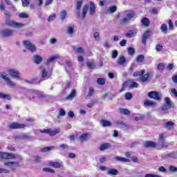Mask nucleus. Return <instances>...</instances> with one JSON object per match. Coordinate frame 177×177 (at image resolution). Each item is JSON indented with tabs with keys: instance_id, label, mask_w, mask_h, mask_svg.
I'll use <instances>...</instances> for the list:
<instances>
[{
	"instance_id": "nucleus-6",
	"label": "nucleus",
	"mask_w": 177,
	"mask_h": 177,
	"mask_svg": "<svg viewBox=\"0 0 177 177\" xmlns=\"http://www.w3.org/2000/svg\"><path fill=\"white\" fill-rule=\"evenodd\" d=\"M2 38H9L15 35V30L9 28L3 29L0 32Z\"/></svg>"
},
{
	"instance_id": "nucleus-62",
	"label": "nucleus",
	"mask_w": 177,
	"mask_h": 177,
	"mask_svg": "<svg viewBox=\"0 0 177 177\" xmlns=\"http://www.w3.org/2000/svg\"><path fill=\"white\" fill-rule=\"evenodd\" d=\"M169 30H174V23L171 19L169 20Z\"/></svg>"
},
{
	"instance_id": "nucleus-55",
	"label": "nucleus",
	"mask_w": 177,
	"mask_h": 177,
	"mask_svg": "<svg viewBox=\"0 0 177 177\" xmlns=\"http://www.w3.org/2000/svg\"><path fill=\"white\" fill-rule=\"evenodd\" d=\"M68 34H70V35L74 34V28L71 26H68L67 29Z\"/></svg>"
},
{
	"instance_id": "nucleus-31",
	"label": "nucleus",
	"mask_w": 177,
	"mask_h": 177,
	"mask_svg": "<svg viewBox=\"0 0 177 177\" xmlns=\"http://www.w3.org/2000/svg\"><path fill=\"white\" fill-rule=\"evenodd\" d=\"M120 114H124V115H129L131 114V111L128 109H120Z\"/></svg>"
},
{
	"instance_id": "nucleus-24",
	"label": "nucleus",
	"mask_w": 177,
	"mask_h": 177,
	"mask_svg": "<svg viewBox=\"0 0 177 177\" xmlns=\"http://www.w3.org/2000/svg\"><path fill=\"white\" fill-rule=\"evenodd\" d=\"M144 105L147 106H150V107H153L154 106H156V102H153V101H150L149 100H147L145 102H144Z\"/></svg>"
},
{
	"instance_id": "nucleus-40",
	"label": "nucleus",
	"mask_w": 177,
	"mask_h": 177,
	"mask_svg": "<svg viewBox=\"0 0 177 177\" xmlns=\"http://www.w3.org/2000/svg\"><path fill=\"white\" fill-rule=\"evenodd\" d=\"M66 115V111L64 109H59V113L57 116V118H60V117H64Z\"/></svg>"
},
{
	"instance_id": "nucleus-60",
	"label": "nucleus",
	"mask_w": 177,
	"mask_h": 177,
	"mask_svg": "<svg viewBox=\"0 0 177 177\" xmlns=\"http://www.w3.org/2000/svg\"><path fill=\"white\" fill-rule=\"evenodd\" d=\"M175 66L174 64H169L166 67L167 70H169V71H171V70H174Z\"/></svg>"
},
{
	"instance_id": "nucleus-4",
	"label": "nucleus",
	"mask_w": 177,
	"mask_h": 177,
	"mask_svg": "<svg viewBox=\"0 0 177 177\" xmlns=\"http://www.w3.org/2000/svg\"><path fill=\"white\" fill-rule=\"evenodd\" d=\"M6 26H8V27H13L14 28H23L26 24L23 23H18L15 21L7 19L6 21Z\"/></svg>"
},
{
	"instance_id": "nucleus-26",
	"label": "nucleus",
	"mask_w": 177,
	"mask_h": 177,
	"mask_svg": "<svg viewBox=\"0 0 177 177\" xmlns=\"http://www.w3.org/2000/svg\"><path fill=\"white\" fill-rule=\"evenodd\" d=\"M107 174L108 175H118V170H117L116 169H109L107 171Z\"/></svg>"
},
{
	"instance_id": "nucleus-41",
	"label": "nucleus",
	"mask_w": 177,
	"mask_h": 177,
	"mask_svg": "<svg viewBox=\"0 0 177 177\" xmlns=\"http://www.w3.org/2000/svg\"><path fill=\"white\" fill-rule=\"evenodd\" d=\"M55 147H45L40 150L42 153H46L47 151H50L51 149H54Z\"/></svg>"
},
{
	"instance_id": "nucleus-25",
	"label": "nucleus",
	"mask_w": 177,
	"mask_h": 177,
	"mask_svg": "<svg viewBox=\"0 0 177 177\" xmlns=\"http://www.w3.org/2000/svg\"><path fill=\"white\" fill-rule=\"evenodd\" d=\"M160 30L161 32H163V34H167L168 32V26L166 24H163L160 26Z\"/></svg>"
},
{
	"instance_id": "nucleus-46",
	"label": "nucleus",
	"mask_w": 177,
	"mask_h": 177,
	"mask_svg": "<svg viewBox=\"0 0 177 177\" xmlns=\"http://www.w3.org/2000/svg\"><path fill=\"white\" fill-rule=\"evenodd\" d=\"M97 84H99V85H104V84H106V80L102 77H100L97 80Z\"/></svg>"
},
{
	"instance_id": "nucleus-47",
	"label": "nucleus",
	"mask_w": 177,
	"mask_h": 177,
	"mask_svg": "<svg viewBox=\"0 0 177 177\" xmlns=\"http://www.w3.org/2000/svg\"><path fill=\"white\" fill-rule=\"evenodd\" d=\"M43 171L44 172H49L50 174H55V170H53V169H50L49 167L43 168Z\"/></svg>"
},
{
	"instance_id": "nucleus-12",
	"label": "nucleus",
	"mask_w": 177,
	"mask_h": 177,
	"mask_svg": "<svg viewBox=\"0 0 177 177\" xmlns=\"http://www.w3.org/2000/svg\"><path fill=\"white\" fill-rule=\"evenodd\" d=\"M151 35H153V32L150 30H148L144 32L142 39V43L143 44V45H146L147 39H149V38H150Z\"/></svg>"
},
{
	"instance_id": "nucleus-42",
	"label": "nucleus",
	"mask_w": 177,
	"mask_h": 177,
	"mask_svg": "<svg viewBox=\"0 0 177 177\" xmlns=\"http://www.w3.org/2000/svg\"><path fill=\"white\" fill-rule=\"evenodd\" d=\"M118 124L121 126V128H123V129H128V126L127 124L123 122L122 121H118Z\"/></svg>"
},
{
	"instance_id": "nucleus-21",
	"label": "nucleus",
	"mask_w": 177,
	"mask_h": 177,
	"mask_svg": "<svg viewBox=\"0 0 177 177\" xmlns=\"http://www.w3.org/2000/svg\"><path fill=\"white\" fill-rule=\"evenodd\" d=\"M141 23L145 27H149V26H150V20L147 17L142 18Z\"/></svg>"
},
{
	"instance_id": "nucleus-39",
	"label": "nucleus",
	"mask_w": 177,
	"mask_h": 177,
	"mask_svg": "<svg viewBox=\"0 0 177 177\" xmlns=\"http://www.w3.org/2000/svg\"><path fill=\"white\" fill-rule=\"evenodd\" d=\"M56 16H57L56 13H53V15H50L47 19L48 21L50 22V21H55V19H56Z\"/></svg>"
},
{
	"instance_id": "nucleus-43",
	"label": "nucleus",
	"mask_w": 177,
	"mask_h": 177,
	"mask_svg": "<svg viewBox=\"0 0 177 177\" xmlns=\"http://www.w3.org/2000/svg\"><path fill=\"white\" fill-rule=\"evenodd\" d=\"M93 93H95V89L93 88V87H90L87 97H91V96H93Z\"/></svg>"
},
{
	"instance_id": "nucleus-33",
	"label": "nucleus",
	"mask_w": 177,
	"mask_h": 177,
	"mask_svg": "<svg viewBox=\"0 0 177 177\" xmlns=\"http://www.w3.org/2000/svg\"><path fill=\"white\" fill-rule=\"evenodd\" d=\"M107 12L108 13H114V12H117V6L109 7V9H107Z\"/></svg>"
},
{
	"instance_id": "nucleus-9",
	"label": "nucleus",
	"mask_w": 177,
	"mask_h": 177,
	"mask_svg": "<svg viewBox=\"0 0 177 177\" xmlns=\"http://www.w3.org/2000/svg\"><path fill=\"white\" fill-rule=\"evenodd\" d=\"M28 96H29V99H30V100H31V97H32V99H34V97H35V96H37V97L38 99H44L45 97H46V96L45 95H44L43 93H37L34 91H29L28 93Z\"/></svg>"
},
{
	"instance_id": "nucleus-51",
	"label": "nucleus",
	"mask_w": 177,
	"mask_h": 177,
	"mask_svg": "<svg viewBox=\"0 0 177 177\" xmlns=\"http://www.w3.org/2000/svg\"><path fill=\"white\" fill-rule=\"evenodd\" d=\"M164 68H165L164 64L160 63L158 64V70H159V71H164Z\"/></svg>"
},
{
	"instance_id": "nucleus-28",
	"label": "nucleus",
	"mask_w": 177,
	"mask_h": 177,
	"mask_svg": "<svg viewBox=\"0 0 177 177\" xmlns=\"http://www.w3.org/2000/svg\"><path fill=\"white\" fill-rule=\"evenodd\" d=\"M114 160L115 161H121V162H128L129 161V159L125 158H121L120 156H115Z\"/></svg>"
},
{
	"instance_id": "nucleus-53",
	"label": "nucleus",
	"mask_w": 177,
	"mask_h": 177,
	"mask_svg": "<svg viewBox=\"0 0 177 177\" xmlns=\"http://www.w3.org/2000/svg\"><path fill=\"white\" fill-rule=\"evenodd\" d=\"M171 106H168V105H165L164 104L162 107H161V113H162V111H167L168 110H169V109H171Z\"/></svg>"
},
{
	"instance_id": "nucleus-36",
	"label": "nucleus",
	"mask_w": 177,
	"mask_h": 177,
	"mask_svg": "<svg viewBox=\"0 0 177 177\" xmlns=\"http://www.w3.org/2000/svg\"><path fill=\"white\" fill-rule=\"evenodd\" d=\"M165 102V104L167 106V107H172V102H171V99H169V97H166Z\"/></svg>"
},
{
	"instance_id": "nucleus-44",
	"label": "nucleus",
	"mask_w": 177,
	"mask_h": 177,
	"mask_svg": "<svg viewBox=\"0 0 177 177\" xmlns=\"http://www.w3.org/2000/svg\"><path fill=\"white\" fill-rule=\"evenodd\" d=\"M136 34L135 32H133V30H129L128 32L126 33V37H127V38H132L133 37H135Z\"/></svg>"
},
{
	"instance_id": "nucleus-27",
	"label": "nucleus",
	"mask_w": 177,
	"mask_h": 177,
	"mask_svg": "<svg viewBox=\"0 0 177 177\" xmlns=\"http://www.w3.org/2000/svg\"><path fill=\"white\" fill-rule=\"evenodd\" d=\"M149 77H150V73H146L145 75H142L140 80L142 82H147L149 81Z\"/></svg>"
},
{
	"instance_id": "nucleus-52",
	"label": "nucleus",
	"mask_w": 177,
	"mask_h": 177,
	"mask_svg": "<svg viewBox=\"0 0 177 177\" xmlns=\"http://www.w3.org/2000/svg\"><path fill=\"white\" fill-rule=\"evenodd\" d=\"M67 17V12L66 10H63L61 12V20H64Z\"/></svg>"
},
{
	"instance_id": "nucleus-29",
	"label": "nucleus",
	"mask_w": 177,
	"mask_h": 177,
	"mask_svg": "<svg viewBox=\"0 0 177 177\" xmlns=\"http://www.w3.org/2000/svg\"><path fill=\"white\" fill-rule=\"evenodd\" d=\"M145 73L146 71L142 70L141 71H136L133 73V77H142V75H145Z\"/></svg>"
},
{
	"instance_id": "nucleus-35",
	"label": "nucleus",
	"mask_w": 177,
	"mask_h": 177,
	"mask_svg": "<svg viewBox=\"0 0 177 177\" xmlns=\"http://www.w3.org/2000/svg\"><path fill=\"white\" fill-rule=\"evenodd\" d=\"M21 1L22 2V6L24 8H27L31 2V0H21Z\"/></svg>"
},
{
	"instance_id": "nucleus-37",
	"label": "nucleus",
	"mask_w": 177,
	"mask_h": 177,
	"mask_svg": "<svg viewBox=\"0 0 177 177\" xmlns=\"http://www.w3.org/2000/svg\"><path fill=\"white\" fill-rule=\"evenodd\" d=\"M86 140H88V134L84 133L80 136V141L82 143H83V142H86Z\"/></svg>"
},
{
	"instance_id": "nucleus-32",
	"label": "nucleus",
	"mask_w": 177,
	"mask_h": 177,
	"mask_svg": "<svg viewBox=\"0 0 177 177\" xmlns=\"http://www.w3.org/2000/svg\"><path fill=\"white\" fill-rule=\"evenodd\" d=\"M0 97L1 99H7L8 100H10L12 99L10 95L5 94L3 93H0Z\"/></svg>"
},
{
	"instance_id": "nucleus-22",
	"label": "nucleus",
	"mask_w": 177,
	"mask_h": 177,
	"mask_svg": "<svg viewBox=\"0 0 177 177\" xmlns=\"http://www.w3.org/2000/svg\"><path fill=\"white\" fill-rule=\"evenodd\" d=\"M76 95H77V91L73 89V90H72L70 95L66 97V99L68 100H71L72 99H74V97H75Z\"/></svg>"
},
{
	"instance_id": "nucleus-30",
	"label": "nucleus",
	"mask_w": 177,
	"mask_h": 177,
	"mask_svg": "<svg viewBox=\"0 0 177 177\" xmlns=\"http://www.w3.org/2000/svg\"><path fill=\"white\" fill-rule=\"evenodd\" d=\"M101 124H102V126L104 127H111V122L110 121H108V120H102L101 121Z\"/></svg>"
},
{
	"instance_id": "nucleus-18",
	"label": "nucleus",
	"mask_w": 177,
	"mask_h": 177,
	"mask_svg": "<svg viewBox=\"0 0 177 177\" xmlns=\"http://www.w3.org/2000/svg\"><path fill=\"white\" fill-rule=\"evenodd\" d=\"M119 66H125L127 63V58L124 55H120L117 61Z\"/></svg>"
},
{
	"instance_id": "nucleus-63",
	"label": "nucleus",
	"mask_w": 177,
	"mask_h": 177,
	"mask_svg": "<svg viewBox=\"0 0 177 177\" xmlns=\"http://www.w3.org/2000/svg\"><path fill=\"white\" fill-rule=\"evenodd\" d=\"M100 33L97 32L94 33V38H95V41H100Z\"/></svg>"
},
{
	"instance_id": "nucleus-23",
	"label": "nucleus",
	"mask_w": 177,
	"mask_h": 177,
	"mask_svg": "<svg viewBox=\"0 0 177 177\" xmlns=\"http://www.w3.org/2000/svg\"><path fill=\"white\" fill-rule=\"evenodd\" d=\"M175 125V123L172 121H168L165 124V128L167 129H171L172 127Z\"/></svg>"
},
{
	"instance_id": "nucleus-34",
	"label": "nucleus",
	"mask_w": 177,
	"mask_h": 177,
	"mask_svg": "<svg viewBox=\"0 0 177 177\" xmlns=\"http://www.w3.org/2000/svg\"><path fill=\"white\" fill-rule=\"evenodd\" d=\"M144 60H145V55H139L136 57L137 63H142Z\"/></svg>"
},
{
	"instance_id": "nucleus-8",
	"label": "nucleus",
	"mask_w": 177,
	"mask_h": 177,
	"mask_svg": "<svg viewBox=\"0 0 177 177\" xmlns=\"http://www.w3.org/2000/svg\"><path fill=\"white\" fill-rule=\"evenodd\" d=\"M158 145L161 147V149L168 148L169 145L168 143L165 142V137H164V133H161L159 135Z\"/></svg>"
},
{
	"instance_id": "nucleus-14",
	"label": "nucleus",
	"mask_w": 177,
	"mask_h": 177,
	"mask_svg": "<svg viewBox=\"0 0 177 177\" xmlns=\"http://www.w3.org/2000/svg\"><path fill=\"white\" fill-rule=\"evenodd\" d=\"M24 127H25L24 124H21L16 122L10 123L8 125V127L10 128V129H21V128H24Z\"/></svg>"
},
{
	"instance_id": "nucleus-1",
	"label": "nucleus",
	"mask_w": 177,
	"mask_h": 177,
	"mask_svg": "<svg viewBox=\"0 0 177 177\" xmlns=\"http://www.w3.org/2000/svg\"><path fill=\"white\" fill-rule=\"evenodd\" d=\"M0 160H17L16 161L5 162L4 166L10 168L15 171L16 168L20 167V161L23 159L20 155H16L12 153L0 152Z\"/></svg>"
},
{
	"instance_id": "nucleus-61",
	"label": "nucleus",
	"mask_w": 177,
	"mask_h": 177,
	"mask_svg": "<svg viewBox=\"0 0 177 177\" xmlns=\"http://www.w3.org/2000/svg\"><path fill=\"white\" fill-rule=\"evenodd\" d=\"M169 171H170V172H177V167L171 165L169 167Z\"/></svg>"
},
{
	"instance_id": "nucleus-3",
	"label": "nucleus",
	"mask_w": 177,
	"mask_h": 177,
	"mask_svg": "<svg viewBox=\"0 0 177 177\" xmlns=\"http://www.w3.org/2000/svg\"><path fill=\"white\" fill-rule=\"evenodd\" d=\"M89 10V13L91 16H93L96 12V7L95 6V3L92 1L90 2V6L86 4L82 9V19H85L86 17V14L88 13V10Z\"/></svg>"
},
{
	"instance_id": "nucleus-16",
	"label": "nucleus",
	"mask_w": 177,
	"mask_h": 177,
	"mask_svg": "<svg viewBox=\"0 0 177 177\" xmlns=\"http://www.w3.org/2000/svg\"><path fill=\"white\" fill-rule=\"evenodd\" d=\"M49 167H53V168H62L63 167V162H49Z\"/></svg>"
},
{
	"instance_id": "nucleus-59",
	"label": "nucleus",
	"mask_w": 177,
	"mask_h": 177,
	"mask_svg": "<svg viewBox=\"0 0 177 177\" xmlns=\"http://www.w3.org/2000/svg\"><path fill=\"white\" fill-rule=\"evenodd\" d=\"M117 56H118V51L117 50L112 51V59H116Z\"/></svg>"
},
{
	"instance_id": "nucleus-45",
	"label": "nucleus",
	"mask_w": 177,
	"mask_h": 177,
	"mask_svg": "<svg viewBox=\"0 0 177 177\" xmlns=\"http://www.w3.org/2000/svg\"><path fill=\"white\" fill-rule=\"evenodd\" d=\"M165 157H169V158H176V152H171L165 155Z\"/></svg>"
},
{
	"instance_id": "nucleus-2",
	"label": "nucleus",
	"mask_w": 177,
	"mask_h": 177,
	"mask_svg": "<svg viewBox=\"0 0 177 177\" xmlns=\"http://www.w3.org/2000/svg\"><path fill=\"white\" fill-rule=\"evenodd\" d=\"M136 14L133 12V10H124L122 13V17L120 19V25L122 26H127V24H129V22L135 16Z\"/></svg>"
},
{
	"instance_id": "nucleus-54",
	"label": "nucleus",
	"mask_w": 177,
	"mask_h": 177,
	"mask_svg": "<svg viewBox=\"0 0 177 177\" xmlns=\"http://www.w3.org/2000/svg\"><path fill=\"white\" fill-rule=\"evenodd\" d=\"M139 86V84L136 83V82H132L129 86L130 88H138Z\"/></svg>"
},
{
	"instance_id": "nucleus-15",
	"label": "nucleus",
	"mask_w": 177,
	"mask_h": 177,
	"mask_svg": "<svg viewBox=\"0 0 177 177\" xmlns=\"http://www.w3.org/2000/svg\"><path fill=\"white\" fill-rule=\"evenodd\" d=\"M144 146L147 149H154L155 147H157V142L153 141H147L144 143Z\"/></svg>"
},
{
	"instance_id": "nucleus-17",
	"label": "nucleus",
	"mask_w": 177,
	"mask_h": 177,
	"mask_svg": "<svg viewBox=\"0 0 177 177\" xmlns=\"http://www.w3.org/2000/svg\"><path fill=\"white\" fill-rule=\"evenodd\" d=\"M42 57H41L39 55H35L32 57V61L35 63V64H41V63H42Z\"/></svg>"
},
{
	"instance_id": "nucleus-7",
	"label": "nucleus",
	"mask_w": 177,
	"mask_h": 177,
	"mask_svg": "<svg viewBox=\"0 0 177 177\" xmlns=\"http://www.w3.org/2000/svg\"><path fill=\"white\" fill-rule=\"evenodd\" d=\"M41 133H47L50 135V136H55V135H57V133H60V129H57L55 130H52L51 129H44L43 130H39Z\"/></svg>"
},
{
	"instance_id": "nucleus-50",
	"label": "nucleus",
	"mask_w": 177,
	"mask_h": 177,
	"mask_svg": "<svg viewBox=\"0 0 177 177\" xmlns=\"http://www.w3.org/2000/svg\"><path fill=\"white\" fill-rule=\"evenodd\" d=\"M41 74L42 78H46V77H48V72H46V69L45 68L41 70Z\"/></svg>"
},
{
	"instance_id": "nucleus-20",
	"label": "nucleus",
	"mask_w": 177,
	"mask_h": 177,
	"mask_svg": "<svg viewBox=\"0 0 177 177\" xmlns=\"http://www.w3.org/2000/svg\"><path fill=\"white\" fill-rule=\"evenodd\" d=\"M110 147H111V145L109 143H104L100 145V150H101V151H104V150H107V149H110Z\"/></svg>"
},
{
	"instance_id": "nucleus-58",
	"label": "nucleus",
	"mask_w": 177,
	"mask_h": 177,
	"mask_svg": "<svg viewBox=\"0 0 177 177\" xmlns=\"http://www.w3.org/2000/svg\"><path fill=\"white\" fill-rule=\"evenodd\" d=\"M124 97H125V99H127V100H131V98L132 97V93H127L124 95Z\"/></svg>"
},
{
	"instance_id": "nucleus-49",
	"label": "nucleus",
	"mask_w": 177,
	"mask_h": 177,
	"mask_svg": "<svg viewBox=\"0 0 177 177\" xmlns=\"http://www.w3.org/2000/svg\"><path fill=\"white\" fill-rule=\"evenodd\" d=\"M82 6V1H77L75 6L76 10L80 11Z\"/></svg>"
},
{
	"instance_id": "nucleus-5",
	"label": "nucleus",
	"mask_w": 177,
	"mask_h": 177,
	"mask_svg": "<svg viewBox=\"0 0 177 177\" xmlns=\"http://www.w3.org/2000/svg\"><path fill=\"white\" fill-rule=\"evenodd\" d=\"M0 77L2 78V80L6 81V82H7V85H8V86H10V88H16V83L12 81L10 78L8 77V75H5L4 72L0 73Z\"/></svg>"
},
{
	"instance_id": "nucleus-64",
	"label": "nucleus",
	"mask_w": 177,
	"mask_h": 177,
	"mask_svg": "<svg viewBox=\"0 0 177 177\" xmlns=\"http://www.w3.org/2000/svg\"><path fill=\"white\" fill-rule=\"evenodd\" d=\"M87 67L88 68H95V64L92 62H87Z\"/></svg>"
},
{
	"instance_id": "nucleus-48",
	"label": "nucleus",
	"mask_w": 177,
	"mask_h": 177,
	"mask_svg": "<svg viewBox=\"0 0 177 177\" xmlns=\"http://www.w3.org/2000/svg\"><path fill=\"white\" fill-rule=\"evenodd\" d=\"M19 19H28L29 15H28V14L22 12L19 15Z\"/></svg>"
},
{
	"instance_id": "nucleus-57",
	"label": "nucleus",
	"mask_w": 177,
	"mask_h": 177,
	"mask_svg": "<svg viewBox=\"0 0 177 177\" xmlns=\"http://www.w3.org/2000/svg\"><path fill=\"white\" fill-rule=\"evenodd\" d=\"M128 83L127 82H124L122 85V88L119 91V92H124L125 91V88H127V85Z\"/></svg>"
},
{
	"instance_id": "nucleus-19",
	"label": "nucleus",
	"mask_w": 177,
	"mask_h": 177,
	"mask_svg": "<svg viewBox=\"0 0 177 177\" xmlns=\"http://www.w3.org/2000/svg\"><path fill=\"white\" fill-rule=\"evenodd\" d=\"M57 59H59V55L51 56L47 59L46 64L49 66V64L54 63L55 60H57Z\"/></svg>"
},
{
	"instance_id": "nucleus-13",
	"label": "nucleus",
	"mask_w": 177,
	"mask_h": 177,
	"mask_svg": "<svg viewBox=\"0 0 177 177\" xmlns=\"http://www.w3.org/2000/svg\"><path fill=\"white\" fill-rule=\"evenodd\" d=\"M148 96L150 99H154L155 100H161V97L158 95L157 91H150L148 93Z\"/></svg>"
},
{
	"instance_id": "nucleus-38",
	"label": "nucleus",
	"mask_w": 177,
	"mask_h": 177,
	"mask_svg": "<svg viewBox=\"0 0 177 177\" xmlns=\"http://www.w3.org/2000/svg\"><path fill=\"white\" fill-rule=\"evenodd\" d=\"M127 52L130 56H133L135 55V48L133 47H129L127 48Z\"/></svg>"
},
{
	"instance_id": "nucleus-56",
	"label": "nucleus",
	"mask_w": 177,
	"mask_h": 177,
	"mask_svg": "<svg viewBox=\"0 0 177 177\" xmlns=\"http://www.w3.org/2000/svg\"><path fill=\"white\" fill-rule=\"evenodd\" d=\"M53 3V0H46L44 8H47V6H49V5H52Z\"/></svg>"
},
{
	"instance_id": "nucleus-11",
	"label": "nucleus",
	"mask_w": 177,
	"mask_h": 177,
	"mask_svg": "<svg viewBox=\"0 0 177 177\" xmlns=\"http://www.w3.org/2000/svg\"><path fill=\"white\" fill-rule=\"evenodd\" d=\"M8 74L15 80H20V72L16 69H9Z\"/></svg>"
},
{
	"instance_id": "nucleus-10",
	"label": "nucleus",
	"mask_w": 177,
	"mask_h": 177,
	"mask_svg": "<svg viewBox=\"0 0 177 177\" xmlns=\"http://www.w3.org/2000/svg\"><path fill=\"white\" fill-rule=\"evenodd\" d=\"M24 45L30 52H35L37 50V48H35V46L32 44L30 41L25 40L24 41Z\"/></svg>"
}]
</instances>
